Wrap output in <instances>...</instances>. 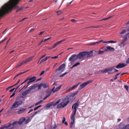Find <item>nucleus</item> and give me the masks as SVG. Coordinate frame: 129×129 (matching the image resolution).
<instances>
[{
    "instance_id": "nucleus-40",
    "label": "nucleus",
    "mask_w": 129,
    "mask_h": 129,
    "mask_svg": "<svg viewBox=\"0 0 129 129\" xmlns=\"http://www.w3.org/2000/svg\"><path fill=\"white\" fill-rule=\"evenodd\" d=\"M80 64V63L79 62H77L76 63H75L74 64V66L75 67H76L77 66L79 65Z\"/></svg>"
},
{
    "instance_id": "nucleus-3",
    "label": "nucleus",
    "mask_w": 129,
    "mask_h": 129,
    "mask_svg": "<svg viewBox=\"0 0 129 129\" xmlns=\"http://www.w3.org/2000/svg\"><path fill=\"white\" fill-rule=\"evenodd\" d=\"M92 51L89 52H80L79 54L77 55L78 58L79 59H83L84 57H88L90 56L91 55L90 54L92 53Z\"/></svg>"
},
{
    "instance_id": "nucleus-19",
    "label": "nucleus",
    "mask_w": 129,
    "mask_h": 129,
    "mask_svg": "<svg viewBox=\"0 0 129 129\" xmlns=\"http://www.w3.org/2000/svg\"><path fill=\"white\" fill-rule=\"evenodd\" d=\"M64 67V64H61L58 68L56 70V71H61V70L62 69H63V68Z\"/></svg>"
},
{
    "instance_id": "nucleus-31",
    "label": "nucleus",
    "mask_w": 129,
    "mask_h": 129,
    "mask_svg": "<svg viewBox=\"0 0 129 129\" xmlns=\"http://www.w3.org/2000/svg\"><path fill=\"white\" fill-rule=\"evenodd\" d=\"M127 37L128 36L127 35V34H126V35L124 36L123 37V41H126L127 39Z\"/></svg>"
},
{
    "instance_id": "nucleus-7",
    "label": "nucleus",
    "mask_w": 129,
    "mask_h": 129,
    "mask_svg": "<svg viewBox=\"0 0 129 129\" xmlns=\"http://www.w3.org/2000/svg\"><path fill=\"white\" fill-rule=\"evenodd\" d=\"M25 120V118L24 117L22 118H21L19 121H15L12 123V125L14 126L15 125H16L18 124H21Z\"/></svg>"
},
{
    "instance_id": "nucleus-25",
    "label": "nucleus",
    "mask_w": 129,
    "mask_h": 129,
    "mask_svg": "<svg viewBox=\"0 0 129 129\" xmlns=\"http://www.w3.org/2000/svg\"><path fill=\"white\" fill-rule=\"evenodd\" d=\"M42 86L43 88H46L49 87V85L48 84L45 83H42Z\"/></svg>"
},
{
    "instance_id": "nucleus-63",
    "label": "nucleus",
    "mask_w": 129,
    "mask_h": 129,
    "mask_svg": "<svg viewBox=\"0 0 129 129\" xmlns=\"http://www.w3.org/2000/svg\"><path fill=\"white\" fill-rule=\"evenodd\" d=\"M33 110V109H31L30 110V111L28 112V113L29 114L31 112H32Z\"/></svg>"
},
{
    "instance_id": "nucleus-51",
    "label": "nucleus",
    "mask_w": 129,
    "mask_h": 129,
    "mask_svg": "<svg viewBox=\"0 0 129 129\" xmlns=\"http://www.w3.org/2000/svg\"><path fill=\"white\" fill-rule=\"evenodd\" d=\"M45 72V71H42L41 73L40 74V76H41L42 75H43L44 73Z\"/></svg>"
},
{
    "instance_id": "nucleus-43",
    "label": "nucleus",
    "mask_w": 129,
    "mask_h": 129,
    "mask_svg": "<svg viewBox=\"0 0 129 129\" xmlns=\"http://www.w3.org/2000/svg\"><path fill=\"white\" fill-rule=\"evenodd\" d=\"M61 43V42H60V41H58V42H56V43H55V45H56V46H58V45H59V44Z\"/></svg>"
},
{
    "instance_id": "nucleus-15",
    "label": "nucleus",
    "mask_w": 129,
    "mask_h": 129,
    "mask_svg": "<svg viewBox=\"0 0 129 129\" xmlns=\"http://www.w3.org/2000/svg\"><path fill=\"white\" fill-rule=\"evenodd\" d=\"M125 124L123 122L121 123L118 125L119 129H124Z\"/></svg>"
},
{
    "instance_id": "nucleus-2",
    "label": "nucleus",
    "mask_w": 129,
    "mask_h": 129,
    "mask_svg": "<svg viewBox=\"0 0 129 129\" xmlns=\"http://www.w3.org/2000/svg\"><path fill=\"white\" fill-rule=\"evenodd\" d=\"M79 92L78 91L75 92L71 94V95H68L64 99L62 100V102L59 104H58L57 106V108L59 109L61 108H64L69 103V99L71 97H73L76 95Z\"/></svg>"
},
{
    "instance_id": "nucleus-8",
    "label": "nucleus",
    "mask_w": 129,
    "mask_h": 129,
    "mask_svg": "<svg viewBox=\"0 0 129 129\" xmlns=\"http://www.w3.org/2000/svg\"><path fill=\"white\" fill-rule=\"evenodd\" d=\"M25 120V118L24 117L22 118H21L19 121H15L12 123V125L14 126L15 125H16L18 124H21Z\"/></svg>"
},
{
    "instance_id": "nucleus-33",
    "label": "nucleus",
    "mask_w": 129,
    "mask_h": 129,
    "mask_svg": "<svg viewBox=\"0 0 129 129\" xmlns=\"http://www.w3.org/2000/svg\"><path fill=\"white\" fill-rule=\"evenodd\" d=\"M27 71H25V72H21V73H19V74H17V75H16L15 76V77H14V79H15V78L16 77H17L18 76L22 74H23L25 72H26Z\"/></svg>"
},
{
    "instance_id": "nucleus-12",
    "label": "nucleus",
    "mask_w": 129,
    "mask_h": 129,
    "mask_svg": "<svg viewBox=\"0 0 129 129\" xmlns=\"http://www.w3.org/2000/svg\"><path fill=\"white\" fill-rule=\"evenodd\" d=\"M61 87V86H60L59 87H57V88H56L55 89V87H54L52 90L51 91V92H53V93H54L58 91L59 90Z\"/></svg>"
},
{
    "instance_id": "nucleus-52",
    "label": "nucleus",
    "mask_w": 129,
    "mask_h": 129,
    "mask_svg": "<svg viewBox=\"0 0 129 129\" xmlns=\"http://www.w3.org/2000/svg\"><path fill=\"white\" fill-rule=\"evenodd\" d=\"M15 92H13V93L10 96V98H11L15 94Z\"/></svg>"
},
{
    "instance_id": "nucleus-22",
    "label": "nucleus",
    "mask_w": 129,
    "mask_h": 129,
    "mask_svg": "<svg viewBox=\"0 0 129 129\" xmlns=\"http://www.w3.org/2000/svg\"><path fill=\"white\" fill-rule=\"evenodd\" d=\"M25 64L24 62V61L23 60L22 62H21L19 63L16 67V68H18L19 67L22 66V65Z\"/></svg>"
},
{
    "instance_id": "nucleus-30",
    "label": "nucleus",
    "mask_w": 129,
    "mask_h": 129,
    "mask_svg": "<svg viewBox=\"0 0 129 129\" xmlns=\"http://www.w3.org/2000/svg\"><path fill=\"white\" fill-rule=\"evenodd\" d=\"M99 44V42H93L90 43V45H97Z\"/></svg>"
},
{
    "instance_id": "nucleus-10",
    "label": "nucleus",
    "mask_w": 129,
    "mask_h": 129,
    "mask_svg": "<svg viewBox=\"0 0 129 129\" xmlns=\"http://www.w3.org/2000/svg\"><path fill=\"white\" fill-rule=\"evenodd\" d=\"M78 106L79 105L78 103L77 102L74 104L72 107V109H73L72 112L76 113L77 111L76 109Z\"/></svg>"
},
{
    "instance_id": "nucleus-55",
    "label": "nucleus",
    "mask_w": 129,
    "mask_h": 129,
    "mask_svg": "<svg viewBox=\"0 0 129 129\" xmlns=\"http://www.w3.org/2000/svg\"><path fill=\"white\" fill-rule=\"evenodd\" d=\"M46 55V54H45L43 56H42L41 57V58L40 59V60L42 58H43V57H44Z\"/></svg>"
},
{
    "instance_id": "nucleus-24",
    "label": "nucleus",
    "mask_w": 129,
    "mask_h": 129,
    "mask_svg": "<svg viewBox=\"0 0 129 129\" xmlns=\"http://www.w3.org/2000/svg\"><path fill=\"white\" fill-rule=\"evenodd\" d=\"M25 109H22L20 110H19L18 111V114H20L23 112L25 111Z\"/></svg>"
},
{
    "instance_id": "nucleus-23",
    "label": "nucleus",
    "mask_w": 129,
    "mask_h": 129,
    "mask_svg": "<svg viewBox=\"0 0 129 129\" xmlns=\"http://www.w3.org/2000/svg\"><path fill=\"white\" fill-rule=\"evenodd\" d=\"M80 83H79L77 85H74L72 87H69V90H72L74 88H75L76 87H77V86H78Z\"/></svg>"
},
{
    "instance_id": "nucleus-54",
    "label": "nucleus",
    "mask_w": 129,
    "mask_h": 129,
    "mask_svg": "<svg viewBox=\"0 0 129 129\" xmlns=\"http://www.w3.org/2000/svg\"><path fill=\"white\" fill-rule=\"evenodd\" d=\"M7 38H6L4 40L0 41V44L4 41Z\"/></svg>"
},
{
    "instance_id": "nucleus-64",
    "label": "nucleus",
    "mask_w": 129,
    "mask_h": 129,
    "mask_svg": "<svg viewBox=\"0 0 129 129\" xmlns=\"http://www.w3.org/2000/svg\"><path fill=\"white\" fill-rule=\"evenodd\" d=\"M35 106V105H32V106H30V107H29L28 108V109H30V108H32L34 106Z\"/></svg>"
},
{
    "instance_id": "nucleus-38",
    "label": "nucleus",
    "mask_w": 129,
    "mask_h": 129,
    "mask_svg": "<svg viewBox=\"0 0 129 129\" xmlns=\"http://www.w3.org/2000/svg\"><path fill=\"white\" fill-rule=\"evenodd\" d=\"M124 129H129V124H127L125 126V125Z\"/></svg>"
},
{
    "instance_id": "nucleus-14",
    "label": "nucleus",
    "mask_w": 129,
    "mask_h": 129,
    "mask_svg": "<svg viewBox=\"0 0 129 129\" xmlns=\"http://www.w3.org/2000/svg\"><path fill=\"white\" fill-rule=\"evenodd\" d=\"M27 79L28 80H29V81L30 83L34 82L36 79V77L35 76H34L31 78L29 77Z\"/></svg>"
},
{
    "instance_id": "nucleus-49",
    "label": "nucleus",
    "mask_w": 129,
    "mask_h": 129,
    "mask_svg": "<svg viewBox=\"0 0 129 129\" xmlns=\"http://www.w3.org/2000/svg\"><path fill=\"white\" fill-rule=\"evenodd\" d=\"M47 60V59H46V57L45 59H43L42 60H41V62H43L46 61Z\"/></svg>"
},
{
    "instance_id": "nucleus-56",
    "label": "nucleus",
    "mask_w": 129,
    "mask_h": 129,
    "mask_svg": "<svg viewBox=\"0 0 129 129\" xmlns=\"http://www.w3.org/2000/svg\"><path fill=\"white\" fill-rule=\"evenodd\" d=\"M56 46V45L55 44H54V45L52 46V47L51 48V49H53V48L55 47Z\"/></svg>"
},
{
    "instance_id": "nucleus-39",
    "label": "nucleus",
    "mask_w": 129,
    "mask_h": 129,
    "mask_svg": "<svg viewBox=\"0 0 129 129\" xmlns=\"http://www.w3.org/2000/svg\"><path fill=\"white\" fill-rule=\"evenodd\" d=\"M56 13L58 15H59L62 13V12L60 10H59Z\"/></svg>"
},
{
    "instance_id": "nucleus-13",
    "label": "nucleus",
    "mask_w": 129,
    "mask_h": 129,
    "mask_svg": "<svg viewBox=\"0 0 129 129\" xmlns=\"http://www.w3.org/2000/svg\"><path fill=\"white\" fill-rule=\"evenodd\" d=\"M34 57V56H31L28 58L26 59L25 60H23V61H24L25 63V64L27 62H29Z\"/></svg>"
},
{
    "instance_id": "nucleus-45",
    "label": "nucleus",
    "mask_w": 129,
    "mask_h": 129,
    "mask_svg": "<svg viewBox=\"0 0 129 129\" xmlns=\"http://www.w3.org/2000/svg\"><path fill=\"white\" fill-rule=\"evenodd\" d=\"M99 43H100L101 42H102L103 43H107V41H105L103 40H101L99 41Z\"/></svg>"
},
{
    "instance_id": "nucleus-18",
    "label": "nucleus",
    "mask_w": 129,
    "mask_h": 129,
    "mask_svg": "<svg viewBox=\"0 0 129 129\" xmlns=\"http://www.w3.org/2000/svg\"><path fill=\"white\" fill-rule=\"evenodd\" d=\"M107 49L105 50V51H107V50H110V51H112L114 50V48L111 47L110 46H107L106 47Z\"/></svg>"
},
{
    "instance_id": "nucleus-26",
    "label": "nucleus",
    "mask_w": 129,
    "mask_h": 129,
    "mask_svg": "<svg viewBox=\"0 0 129 129\" xmlns=\"http://www.w3.org/2000/svg\"><path fill=\"white\" fill-rule=\"evenodd\" d=\"M124 41L122 42L119 44V45L121 47H123L125 46V44H124Z\"/></svg>"
},
{
    "instance_id": "nucleus-46",
    "label": "nucleus",
    "mask_w": 129,
    "mask_h": 129,
    "mask_svg": "<svg viewBox=\"0 0 129 129\" xmlns=\"http://www.w3.org/2000/svg\"><path fill=\"white\" fill-rule=\"evenodd\" d=\"M59 55H58L57 56H55L54 57H51V59H56L58 57V56Z\"/></svg>"
},
{
    "instance_id": "nucleus-16",
    "label": "nucleus",
    "mask_w": 129,
    "mask_h": 129,
    "mask_svg": "<svg viewBox=\"0 0 129 129\" xmlns=\"http://www.w3.org/2000/svg\"><path fill=\"white\" fill-rule=\"evenodd\" d=\"M52 105L51 103H48L44 107V109L45 110H48Z\"/></svg>"
},
{
    "instance_id": "nucleus-11",
    "label": "nucleus",
    "mask_w": 129,
    "mask_h": 129,
    "mask_svg": "<svg viewBox=\"0 0 129 129\" xmlns=\"http://www.w3.org/2000/svg\"><path fill=\"white\" fill-rule=\"evenodd\" d=\"M126 65V64L123 63H120L115 67L117 69L122 68L124 67Z\"/></svg>"
},
{
    "instance_id": "nucleus-21",
    "label": "nucleus",
    "mask_w": 129,
    "mask_h": 129,
    "mask_svg": "<svg viewBox=\"0 0 129 129\" xmlns=\"http://www.w3.org/2000/svg\"><path fill=\"white\" fill-rule=\"evenodd\" d=\"M73 114L71 116V118L72 120L73 121H74L76 113L72 112Z\"/></svg>"
},
{
    "instance_id": "nucleus-62",
    "label": "nucleus",
    "mask_w": 129,
    "mask_h": 129,
    "mask_svg": "<svg viewBox=\"0 0 129 129\" xmlns=\"http://www.w3.org/2000/svg\"><path fill=\"white\" fill-rule=\"evenodd\" d=\"M40 112V111H39V110H38L37 111H36V112H35L34 113L36 115L38 113V112Z\"/></svg>"
},
{
    "instance_id": "nucleus-42",
    "label": "nucleus",
    "mask_w": 129,
    "mask_h": 129,
    "mask_svg": "<svg viewBox=\"0 0 129 129\" xmlns=\"http://www.w3.org/2000/svg\"><path fill=\"white\" fill-rule=\"evenodd\" d=\"M67 72H65L63 74H62L60 75V77H62L64 76H65L66 74H67Z\"/></svg>"
},
{
    "instance_id": "nucleus-44",
    "label": "nucleus",
    "mask_w": 129,
    "mask_h": 129,
    "mask_svg": "<svg viewBox=\"0 0 129 129\" xmlns=\"http://www.w3.org/2000/svg\"><path fill=\"white\" fill-rule=\"evenodd\" d=\"M57 125L55 124L54 126H52L51 127V129H55L57 127Z\"/></svg>"
},
{
    "instance_id": "nucleus-35",
    "label": "nucleus",
    "mask_w": 129,
    "mask_h": 129,
    "mask_svg": "<svg viewBox=\"0 0 129 129\" xmlns=\"http://www.w3.org/2000/svg\"><path fill=\"white\" fill-rule=\"evenodd\" d=\"M43 100H41L39 102H38L36 103L35 104V106H37V105L41 103L42 102H43Z\"/></svg>"
},
{
    "instance_id": "nucleus-29",
    "label": "nucleus",
    "mask_w": 129,
    "mask_h": 129,
    "mask_svg": "<svg viewBox=\"0 0 129 129\" xmlns=\"http://www.w3.org/2000/svg\"><path fill=\"white\" fill-rule=\"evenodd\" d=\"M29 92V91L28 90H26L22 93V95H25L28 93Z\"/></svg>"
},
{
    "instance_id": "nucleus-4",
    "label": "nucleus",
    "mask_w": 129,
    "mask_h": 129,
    "mask_svg": "<svg viewBox=\"0 0 129 129\" xmlns=\"http://www.w3.org/2000/svg\"><path fill=\"white\" fill-rule=\"evenodd\" d=\"M115 68V66L110 67L105 69L102 70V71L103 73H104L108 72V74H112L114 73V72L112 70L114 69Z\"/></svg>"
},
{
    "instance_id": "nucleus-17",
    "label": "nucleus",
    "mask_w": 129,
    "mask_h": 129,
    "mask_svg": "<svg viewBox=\"0 0 129 129\" xmlns=\"http://www.w3.org/2000/svg\"><path fill=\"white\" fill-rule=\"evenodd\" d=\"M37 87V84H35L33 85L30 86L29 89H28V90L30 92L31 90Z\"/></svg>"
},
{
    "instance_id": "nucleus-50",
    "label": "nucleus",
    "mask_w": 129,
    "mask_h": 129,
    "mask_svg": "<svg viewBox=\"0 0 129 129\" xmlns=\"http://www.w3.org/2000/svg\"><path fill=\"white\" fill-rule=\"evenodd\" d=\"M66 120V119L64 117H63V119L62 120V122L63 123Z\"/></svg>"
},
{
    "instance_id": "nucleus-53",
    "label": "nucleus",
    "mask_w": 129,
    "mask_h": 129,
    "mask_svg": "<svg viewBox=\"0 0 129 129\" xmlns=\"http://www.w3.org/2000/svg\"><path fill=\"white\" fill-rule=\"evenodd\" d=\"M28 80V79L27 78L24 81L21 85H22L24 83H25Z\"/></svg>"
},
{
    "instance_id": "nucleus-47",
    "label": "nucleus",
    "mask_w": 129,
    "mask_h": 129,
    "mask_svg": "<svg viewBox=\"0 0 129 129\" xmlns=\"http://www.w3.org/2000/svg\"><path fill=\"white\" fill-rule=\"evenodd\" d=\"M112 17V16H110L107 18H105V19H102V20H106L108 19H109L111 18V17Z\"/></svg>"
},
{
    "instance_id": "nucleus-9",
    "label": "nucleus",
    "mask_w": 129,
    "mask_h": 129,
    "mask_svg": "<svg viewBox=\"0 0 129 129\" xmlns=\"http://www.w3.org/2000/svg\"><path fill=\"white\" fill-rule=\"evenodd\" d=\"M78 57L77 55L75 54H73L69 58V61H71L72 62H73L75 60H77Z\"/></svg>"
},
{
    "instance_id": "nucleus-58",
    "label": "nucleus",
    "mask_w": 129,
    "mask_h": 129,
    "mask_svg": "<svg viewBox=\"0 0 129 129\" xmlns=\"http://www.w3.org/2000/svg\"><path fill=\"white\" fill-rule=\"evenodd\" d=\"M125 87L127 91H128V86L125 85Z\"/></svg>"
},
{
    "instance_id": "nucleus-28",
    "label": "nucleus",
    "mask_w": 129,
    "mask_h": 129,
    "mask_svg": "<svg viewBox=\"0 0 129 129\" xmlns=\"http://www.w3.org/2000/svg\"><path fill=\"white\" fill-rule=\"evenodd\" d=\"M30 121V118L28 117L26 120L24 121V123L25 124H27Z\"/></svg>"
},
{
    "instance_id": "nucleus-60",
    "label": "nucleus",
    "mask_w": 129,
    "mask_h": 129,
    "mask_svg": "<svg viewBox=\"0 0 129 129\" xmlns=\"http://www.w3.org/2000/svg\"><path fill=\"white\" fill-rule=\"evenodd\" d=\"M15 89V88H13V89H12L10 90L9 91L10 92H12Z\"/></svg>"
},
{
    "instance_id": "nucleus-36",
    "label": "nucleus",
    "mask_w": 129,
    "mask_h": 129,
    "mask_svg": "<svg viewBox=\"0 0 129 129\" xmlns=\"http://www.w3.org/2000/svg\"><path fill=\"white\" fill-rule=\"evenodd\" d=\"M126 30L125 29H124L122 30L121 32L120 33L121 34H124L126 32Z\"/></svg>"
},
{
    "instance_id": "nucleus-20",
    "label": "nucleus",
    "mask_w": 129,
    "mask_h": 129,
    "mask_svg": "<svg viewBox=\"0 0 129 129\" xmlns=\"http://www.w3.org/2000/svg\"><path fill=\"white\" fill-rule=\"evenodd\" d=\"M12 125V124L11 123H9L3 126L4 128H8L10 127Z\"/></svg>"
},
{
    "instance_id": "nucleus-32",
    "label": "nucleus",
    "mask_w": 129,
    "mask_h": 129,
    "mask_svg": "<svg viewBox=\"0 0 129 129\" xmlns=\"http://www.w3.org/2000/svg\"><path fill=\"white\" fill-rule=\"evenodd\" d=\"M42 86V83H41L38 85H37V87H38V89H41V87Z\"/></svg>"
},
{
    "instance_id": "nucleus-6",
    "label": "nucleus",
    "mask_w": 129,
    "mask_h": 129,
    "mask_svg": "<svg viewBox=\"0 0 129 129\" xmlns=\"http://www.w3.org/2000/svg\"><path fill=\"white\" fill-rule=\"evenodd\" d=\"M22 103V101H15L13 104L11 109H15V108H18Z\"/></svg>"
},
{
    "instance_id": "nucleus-5",
    "label": "nucleus",
    "mask_w": 129,
    "mask_h": 129,
    "mask_svg": "<svg viewBox=\"0 0 129 129\" xmlns=\"http://www.w3.org/2000/svg\"><path fill=\"white\" fill-rule=\"evenodd\" d=\"M92 81L91 80H89L84 82L80 85V86L78 88V89L81 90L84 87L87 85L92 82Z\"/></svg>"
},
{
    "instance_id": "nucleus-61",
    "label": "nucleus",
    "mask_w": 129,
    "mask_h": 129,
    "mask_svg": "<svg viewBox=\"0 0 129 129\" xmlns=\"http://www.w3.org/2000/svg\"><path fill=\"white\" fill-rule=\"evenodd\" d=\"M126 62L127 63H129V58L127 60Z\"/></svg>"
},
{
    "instance_id": "nucleus-34",
    "label": "nucleus",
    "mask_w": 129,
    "mask_h": 129,
    "mask_svg": "<svg viewBox=\"0 0 129 129\" xmlns=\"http://www.w3.org/2000/svg\"><path fill=\"white\" fill-rule=\"evenodd\" d=\"M74 123V121L72 120V121H71V122L70 127L71 128H72V127Z\"/></svg>"
},
{
    "instance_id": "nucleus-41",
    "label": "nucleus",
    "mask_w": 129,
    "mask_h": 129,
    "mask_svg": "<svg viewBox=\"0 0 129 129\" xmlns=\"http://www.w3.org/2000/svg\"><path fill=\"white\" fill-rule=\"evenodd\" d=\"M116 42V41H111L107 42V43H114Z\"/></svg>"
},
{
    "instance_id": "nucleus-37",
    "label": "nucleus",
    "mask_w": 129,
    "mask_h": 129,
    "mask_svg": "<svg viewBox=\"0 0 129 129\" xmlns=\"http://www.w3.org/2000/svg\"><path fill=\"white\" fill-rule=\"evenodd\" d=\"M105 51V50H100V51L98 52V53L99 54H102L105 51Z\"/></svg>"
},
{
    "instance_id": "nucleus-27",
    "label": "nucleus",
    "mask_w": 129,
    "mask_h": 129,
    "mask_svg": "<svg viewBox=\"0 0 129 129\" xmlns=\"http://www.w3.org/2000/svg\"><path fill=\"white\" fill-rule=\"evenodd\" d=\"M60 99H59L56 101L55 103H54L53 104V106H55L58 105L60 102Z\"/></svg>"
},
{
    "instance_id": "nucleus-1",
    "label": "nucleus",
    "mask_w": 129,
    "mask_h": 129,
    "mask_svg": "<svg viewBox=\"0 0 129 129\" xmlns=\"http://www.w3.org/2000/svg\"><path fill=\"white\" fill-rule=\"evenodd\" d=\"M20 0H10L0 9V17L6 13L11 11L13 9H17V12L22 10L23 8H19L17 4Z\"/></svg>"
},
{
    "instance_id": "nucleus-48",
    "label": "nucleus",
    "mask_w": 129,
    "mask_h": 129,
    "mask_svg": "<svg viewBox=\"0 0 129 129\" xmlns=\"http://www.w3.org/2000/svg\"><path fill=\"white\" fill-rule=\"evenodd\" d=\"M46 41H47V39H45L44 38L42 40L41 43L45 42Z\"/></svg>"
},
{
    "instance_id": "nucleus-59",
    "label": "nucleus",
    "mask_w": 129,
    "mask_h": 129,
    "mask_svg": "<svg viewBox=\"0 0 129 129\" xmlns=\"http://www.w3.org/2000/svg\"><path fill=\"white\" fill-rule=\"evenodd\" d=\"M114 71H113L114 73V72H118V70H117V69H114Z\"/></svg>"
},
{
    "instance_id": "nucleus-57",
    "label": "nucleus",
    "mask_w": 129,
    "mask_h": 129,
    "mask_svg": "<svg viewBox=\"0 0 129 129\" xmlns=\"http://www.w3.org/2000/svg\"><path fill=\"white\" fill-rule=\"evenodd\" d=\"M73 0L71 2H70V3H67V6H69L72 3V2H73Z\"/></svg>"
}]
</instances>
